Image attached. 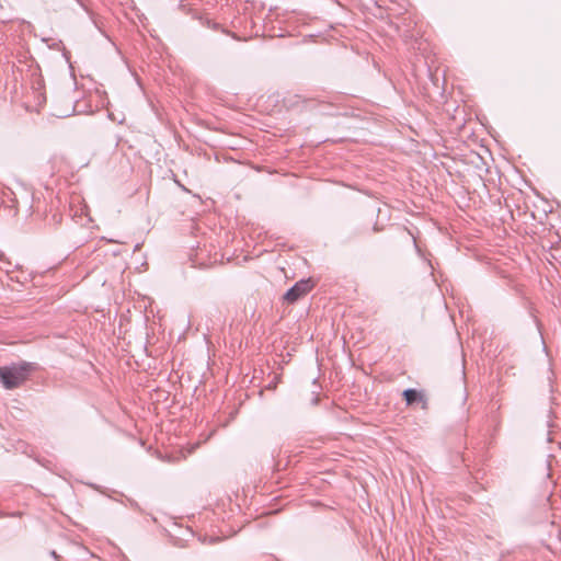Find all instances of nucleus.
I'll list each match as a JSON object with an SVG mask.
<instances>
[{
    "label": "nucleus",
    "instance_id": "f257e3e1",
    "mask_svg": "<svg viewBox=\"0 0 561 561\" xmlns=\"http://www.w3.org/2000/svg\"><path fill=\"white\" fill-rule=\"evenodd\" d=\"M36 369V363L25 360L0 366V382L7 390L16 389L21 387Z\"/></svg>",
    "mask_w": 561,
    "mask_h": 561
},
{
    "label": "nucleus",
    "instance_id": "f03ea898",
    "mask_svg": "<svg viewBox=\"0 0 561 561\" xmlns=\"http://www.w3.org/2000/svg\"><path fill=\"white\" fill-rule=\"evenodd\" d=\"M313 288L311 278H302L296 282L283 296V300L288 304H295Z\"/></svg>",
    "mask_w": 561,
    "mask_h": 561
},
{
    "label": "nucleus",
    "instance_id": "7ed1b4c3",
    "mask_svg": "<svg viewBox=\"0 0 561 561\" xmlns=\"http://www.w3.org/2000/svg\"><path fill=\"white\" fill-rule=\"evenodd\" d=\"M286 102L289 107H301L302 110H313L319 104L317 99L306 98L300 94L288 98Z\"/></svg>",
    "mask_w": 561,
    "mask_h": 561
},
{
    "label": "nucleus",
    "instance_id": "20e7f679",
    "mask_svg": "<svg viewBox=\"0 0 561 561\" xmlns=\"http://www.w3.org/2000/svg\"><path fill=\"white\" fill-rule=\"evenodd\" d=\"M402 397L407 405H414L421 403L423 409H425L427 405L425 394L421 390L408 388L403 390Z\"/></svg>",
    "mask_w": 561,
    "mask_h": 561
},
{
    "label": "nucleus",
    "instance_id": "39448f33",
    "mask_svg": "<svg viewBox=\"0 0 561 561\" xmlns=\"http://www.w3.org/2000/svg\"><path fill=\"white\" fill-rule=\"evenodd\" d=\"M194 19H197L201 23V25L207 27V28H211L214 31H218L220 30V25L213 21L208 15H202V14H194L193 15Z\"/></svg>",
    "mask_w": 561,
    "mask_h": 561
},
{
    "label": "nucleus",
    "instance_id": "423d86ee",
    "mask_svg": "<svg viewBox=\"0 0 561 561\" xmlns=\"http://www.w3.org/2000/svg\"><path fill=\"white\" fill-rule=\"evenodd\" d=\"M199 540L202 541V543H209V545H214L216 542H218L220 540L219 537H215V536H204L203 538L199 537Z\"/></svg>",
    "mask_w": 561,
    "mask_h": 561
},
{
    "label": "nucleus",
    "instance_id": "0eeeda50",
    "mask_svg": "<svg viewBox=\"0 0 561 561\" xmlns=\"http://www.w3.org/2000/svg\"><path fill=\"white\" fill-rule=\"evenodd\" d=\"M75 112H76V106L73 105L70 112H68V111L58 112V113H56V115L58 117H68V116H70Z\"/></svg>",
    "mask_w": 561,
    "mask_h": 561
},
{
    "label": "nucleus",
    "instance_id": "6e6552de",
    "mask_svg": "<svg viewBox=\"0 0 561 561\" xmlns=\"http://www.w3.org/2000/svg\"><path fill=\"white\" fill-rule=\"evenodd\" d=\"M319 401H320L319 393L313 392V393H312V399H311V404H312V405H317V404L319 403Z\"/></svg>",
    "mask_w": 561,
    "mask_h": 561
}]
</instances>
